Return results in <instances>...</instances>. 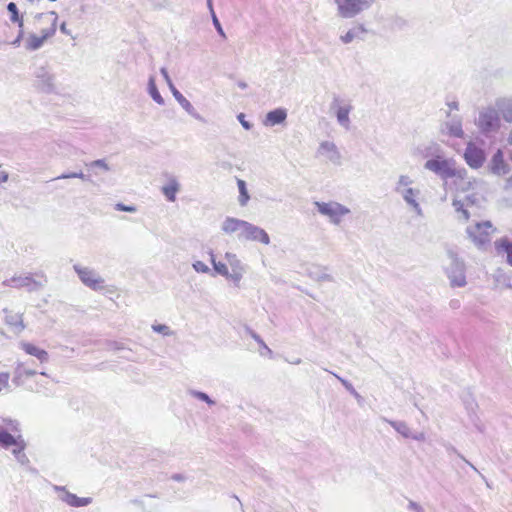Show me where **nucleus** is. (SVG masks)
Listing matches in <instances>:
<instances>
[{
  "label": "nucleus",
  "instance_id": "nucleus-1",
  "mask_svg": "<svg viewBox=\"0 0 512 512\" xmlns=\"http://www.w3.org/2000/svg\"><path fill=\"white\" fill-rule=\"evenodd\" d=\"M4 423L6 428L0 425V446L6 449L12 447V453L18 456L26 449L19 424L11 419L5 420Z\"/></svg>",
  "mask_w": 512,
  "mask_h": 512
},
{
  "label": "nucleus",
  "instance_id": "nucleus-40",
  "mask_svg": "<svg viewBox=\"0 0 512 512\" xmlns=\"http://www.w3.org/2000/svg\"><path fill=\"white\" fill-rule=\"evenodd\" d=\"M208 5L211 8V0H208Z\"/></svg>",
  "mask_w": 512,
  "mask_h": 512
},
{
  "label": "nucleus",
  "instance_id": "nucleus-32",
  "mask_svg": "<svg viewBox=\"0 0 512 512\" xmlns=\"http://www.w3.org/2000/svg\"><path fill=\"white\" fill-rule=\"evenodd\" d=\"M165 329H167V327H166V326H158V327L154 326V330L159 331V332H162V331H164Z\"/></svg>",
  "mask_w": 512,
  "mask_h": 512
},
{
  "label": "nucleus",
  "instance_id": "nucleus-15",
  "mask_svg": "<svg viewBox=\"0 0 512 512\" xmlns=\"http://www.w3.org/2000/svg\"><path fill=\"white\" fill-rule=\"evenodd\" d=\"M21 348L27 354L35 356L36 358H38L41 362H45L48 359V353L45 350L35 346L32 343L23 342V343H21Z\"/></svg>",
  "mask_w": 512,
  "mask_h": 512
},
{
  "label": "nucleus",
  "instance_id": "nucleus-16",
  "mask_svg": "<svg viewBox=\"0 0 512 512\" xmlns=\"http://www.w3.org/2000/svg\"><path fill=\"white\" fill-rule=\"evenodd\" d=\"M63 500L72 507H82L92 502V499L89 497H78L72 493H66Z\"/></svg>",
  "mask_w": 512,
  "mask_h": 512
},
{
  "label": "nucleus",
  "instance_id": "nucleus-35",
  "mask_svg": "<svg viewBox=\"0 0 512 512\" xmlns=\"http://www.w3.org/2000/svg\"><path fill=\"white\" fill-rule=\"evenodd\" d=\"M405 26H406V22L401 21V25H399L398 28L403 29V28H405Z\"/></svg>",
  "mask_w": 512,
  "mask_h": 512
},
{
  "label": "nucleus",
  "instance_id": "nucleus-10",
  "mask_svg": "<svg viewBox=\"0 0 512 512\" xmlns=\"http://www.w3.org/2000/svg\"><path fill=\"white\" fill-rule=\"evenodd\" d=\"M464 158L472 168L481 167L486 159L484 150L472 142L468 143Z\"/></svg>",
  "mask_w": 512,
  "mask_h": 512
},
{
  "label": "nucleus",
  "instance_id": "nucleus-33",
  "mask_svg": "<svg viewBox=\"0 0 512 512\" xmlns=\"http://www.w3.org/2000/svg\"><path fill=\"white\" fill-rule=\"evenodd\" d=\"M412 194H413L412 189H408V190H407V194H406L405 198H406L408 201H410V197H411V195H412Z\"/></svg>",
  "mask_w": 512,
  "mask_h": 512
},
{
  "label": "nucleus",
  "instance_id": "nucleus-38",
  "mask_svg": "<svg viewBox=\"0 0 512 512\" xmlns=\"http://www.w3.org/2000/svg\"><path fill=\"white\" fill-rule=\"evenodd\" d=\"M19 324H20L21 328H24V325L22 323V319L20 317H19Z\"/></svg>",
  "mask_w": 512,
  "mask_h": 512
},
{
  "label": "nucleus",
  "instance_id": "nucleus-12",
  "mask_svg": "<svg viewBox=\"0 0 512 512\" xmlns=\"http://www.w3.org/2000/svg\"><path fill=\"white\" fill-rule=\"evenodd\" d=\"M494 247L498 255L506 256L507 264L512 267V240L502 237L495 241Z\"/></svg>",
  "mask_w": 512,
  "mask_h": 512
},
{
  "label": "nucleus",
  "instance_id": "nucleus-3",
  "mask_svg": "<svg viewBox=\"0 0 512 512\" xmlns=\"http://www.w3.org/2000/svg\"><path fill=\"white\" fill-rule=\"evenodd\" d=\"M374 0H335L338 14L343 18H353L368 10Z\"/></svg>",
  "mask_w": 512,
  "mask_h": 512
},
{
  "label": "nucleus",
  "instance_id": "nucleus-20",
  "mask_svg": "<svg viewBox=\"0 0 512 512\" xmlns=\"http://www.w3.org/2000/svg\"><path fill=\"white\" fill-rule=\"evenodd\" d=\"M237 185H238L239 193H240L239 202L241 205H246L250 199V196H249L247 188H246V183L244 180L238 179Z\"/></svg>",
  "mask_w": 512,
  "mask_h": 512
},
{
  "label": "nucleus",
  "instance_id": "nucleus-18",
  "mask_svg": "<svg viewBox=\"0 0 512 512\" xmlns=\"http://www.w3.org/2000/svg\"><path fill=\"white\" fill-rule=\"evenodd\" d=\"M178 190L179 185L176 180H171L162 188L163 194L171 202L175 201Z\"/></svg>",
  "mask_w": 512,
  "mask_h": 512
},
{
  "label": "nucleus",
  "instance_id": "nucleus-13",
  "mask_svg": "<svg viewBox=\"0 0 512 512\" xmlns=\"http://www.w3.org/2000/svg\"><path fill=\"white\" fill-rule=\"evenodd\" d=\"M36 374L34 369L28 368L24 363H19L15 368L13 381L16 385H25L27 380Z\"/></svg>",
  "mask_w": 512,
  "mask_h": 512
},
{
  "label": "nucleus",
  "instance_id": "nucleus-17",
  "mask_svg": "<svg viewBox=\"0 0 512 512\" xmlns=\"http://www.w3.org/2000/svg\"><path fill=\"white\" fill-rule=\"evenodd\" d=\"M13 284L12 286L20 288V287H35L38 286L39 283L33 279L32 276H25V277H19V278H12L10 280Z\"/></svg>",
  "mask_w": 512,
  "mask_h": 512
},
{
  "label": "nucleus",
  "instance_id": "nucleus-29",
  "mask_svg": "<svg viewBox=\"0 0 512 512\" xmlns=\"http://www.w3.org/2000/svg\"><path fill=\"white\" fill-rule=\"evenodd\" d=\"M213 23H214L215 28L217 29V32H223L222 31V27H221V23L217 19V17L215 16V14H213Z\"/></svg>",
  "mask_w": 512,
  "mask_h": 512
},
{
  "label": "nucleus",
  "instance_id": "nucleus-14",
  "mask_svg": "<svg viewBox=\"0 0 512 512\" xmlns=\"http://www.w3.org/2000/svg\"><path fill=\"white\" fill-rule=\"evenodd\" d=\"M498 111L499 118L503 119L507 123H512V102L501 100L496 103L495 106Z\"/></svg>",
  "mask_w": 512,
  "mask_h": 512
},
{
  "label": "nucleus",
  "instance_id": "nucleus-8",
  "mask_svg": "<svg viewBox=\"0 0 512 512\" xmlns=\"http://www.w3.org/2000/svg\"><path fill=\"white\" fill-rule=\"evenodd\" d=\"M74 269L81 281L89 288L93 290L103 288V279L99 277L93 270L81 266H74Z\"/></svg>",
  "mask_w": 512,
  "mask_h": 512
},
{
  "label": "nucleus",
  "instance_id": "nucleus-4",
  "mask_svg": "<svg viewBox=\"0 0 512 512\" xmlns=\"http://www.w3.org/2000/svg\"><path fill=\"white\" fill-rule=\"evenodd\" d=\"M238 228L251 239L258 240L264 244L269 243V236L263 229L251 226L245 222L238 223L233 219L226 220V231H234Z\"/></svg>",
  "mask_w": 512,
  "mask_h": 512
},
{
  "label": "nucleus",
  "instance_id": "nucleus-25",
  "mask_svg": "<svg viewBox=\"0 0 512 512\" xmlns=\"http://www.w3.org/2000/svg\"><path fill=\"white\" fill-rule=\"evenodd\" d=\"M348 114H349L348 108H345V107L339 108L337 111V118H338L339 122H341L342 124H346L348 122Z\"/></svg>",
  "mask_w": 512,
  "mask_h": 512
},
{
  "label": "nucleus",
  "instance_id": "nucleus-23",
  "mask_svg": "<svg viewBox=\"0 0 512 512\" xmlns=\"http://www.w3.org/2000/svg\"><path fill=\"white\" fill-rule=\"evenodd\" d=\"M229 261L232 266L235 263V268L232 269V273L229 275V277L235 282V284H237L242 277L243 268L238 265L235 259L233 262L231 260Z\"/></svg>",
  "mask_w": 512,
  "mask_h": 512
},
{
  "label": "nucleus",
  "instance_id": "nucleus-27",
  "mask_svg": "<svg viewBox=\"0 0 512 512\" xmlns=\"http://www.w3.org/2000/svg\"><path fill=\"white\" fill-rule=\"evenodd\" d=\"M116 209L118 211H125V212H135L136 208L134 206H126L124 204L118 203L116 205Z\"/></svg>",
  "mask_w": 512,
  "mask_h": 512
},
{
  "label": "nucleus",
  "instance_id": "nucleus-30",
  "mask_svg": "<svg viewBox=\"0 0 512 512\" xmlns=\"http://www.w3.org/2000/svg\"><path fill=\"white\" fill-rule=\"evenodd\" d=\"M352 38L351 34H345V36L342 37L343 42H349Z\"/></svg>",
  "mask_w": 512,
  "mask_h": 512
},
{
  "label": "nucleus",
  "instance_id": "nucleus-28",
  "mask_svg": "<svg viewBox=\"0 0 512 512\" xmlns=\"http://www.w3.org/2000/svg\"><path fill=\"white\" fill-rule=\"evenodd\" d=\"M193 266L198 272H205L207 270V267L202 262H196Z\"/></svg>",
  "mask_w": 512,
  "mask_h": 512
},
{
  "label": "nucleus",
  "instance_id": "nucleus-24",
  "mask_svg": "<svg viewBox=\"0 0 512 512\" xmlns=\"http://www.w3.org/2000/svg\"><path fill=\"white\" fill-rule=\"evenodd\" d=\"M448 134L454 137H462L463 136V130L461 127V124L459 122L453 123L449 126H447Z\"/></svg>",
  "mask_w": 512,
  "mask_h": 512
},
{
  "label": "nucleus",
  "instance_id": "nucleus-2",
  "mask_svg": "<svg viewBox=\"0 0 512 512\" xmlns=\"http://www.w3.org/2000/svg\"><path fill=\"white\" fill-rule=\"evenodd\" d=\"M496 232L497 228L488 220L477 222L466 230L469 239L478 247L489 244Z\"/></svg>",
  "mask_w": 512,
  "mask_h": 512
},
{
  "label": "nucleus",
  "instance_id": "nucleus-37",
  "mask_svg": "<svg viewBox=\"0 0 512 512\" xmlns=\"http://www.w3.org/2000/svg\"><path fill=\"white\" fill-rule=\"evenodd\" d=\"M60 29H61V32H66V31H65V23H62V24H61Z\"/></svg>",
  "mask_w": 512,
  "mask_h": 512
},
{
  "label": "nucleus",
  "instance_id": "nucleus-36",
  "mask_svg": "<svg viewBox=\"0 0 512 512\" xmlns=\"http://www.w3.org/2000/svg\"><path fill=\"white\" fill-rule=\"evenodd\" d=\"M39 45H40V43L31 44L30 48L36 49V48H38Z\"/></svg>",
  "mask_w": 512,
  "mask_h": 512
},
{
  "label": "nucleus",
  "instance_id": "nucleus-19",
  "mask_svg": "<svg viewBox=\"0 0 512 512\" xmlns=\"http://www.w3.org/2000/svg\"><path fill=\"white\" fill-rule=\"evenodd\" d=\"M286 119V112L283 109H276L267 114V121L271 125L282 123Z\"/></svg>",
  "mask_w": 512,
  "mask_h": 512
},
{
  "label": "nucleus",
  "instance_id": "nucleus-22",
  "mask_svg": "<svg viewBox=\"0 0 512 512\" xmlns=\"http://www.w3.org/2000/svg\"><path fill=\"white\" fill-rule=\"evenodd\" d=\"M7 10L11 14V16H10L11 21L19 23V27H22V20L19 16L17 5L14 2H10L7 5Z\"/></svg>",
  "mask_w": 512,
  "mask_h": 512
},
{
  "label": "nucleus",
  "instance_id": "nucleus-7",
  "mask_svg": "<svg viewBox=\"0 0 512 512\" xmlns=\"http://www.w3.org/2000/svg\"><path fill=\"white\" fill-rule=\"evenodd\" d=\"M425 167L441 176L448 178L456 175L455 169L452 167L450 161L441 157L430 159L426 162Z\"/></svg>",
  "mask_w": 512,
  "mask_h": 512
},
{
  "label": "nucleus",
  "instance_id": "nucleus-5",
  "mask_svg": "<svg viewBox=\"0 0 512 512\" xmlns=\"http://www.w3.org/2000/svg\"><path fill=\"white\" fill-rule=\"evenodd\" d=\"M318 211L329 217L331 222L339 224L342 218L349 213V209L337 202H315Z\"/></svg>",
  "mask_w": 512,
  "mask_h": 512
},
{
  "label": "nucleus",
  "instance_id": "nucleus-34",
  "mask_svg": "<svg viewBox=\"0 0 512 512\" xmlns=\"http://www.w3.org/2000/svg\"><path fill=\"white\" fill-rule=\"evenodd\" d=\"M153 97H154V99H155L157 102L161 103V98H160V95H159L158 93H155V94L153 95Z\"/></svg>",
  "mask_w": 512,
  "mask_h": 512
},
{
  "label": "nucleus",
  "instance_id": "nucleus-31",
  "mask_svg": "<svg viewBox=\"0 0 512 512\" xmlns=\"http://www.w3.org/2000/svg\"><path fill=\"white\" fill-rule=\"evenodd\" d=\"M197 396L200 398V399H203V400H206L208 401V396L204 393H198Z\"/></svg>",
  "mask_w": 512,
  "mask_h": 512
},
{
  "label": "nucleus",
  "instance_id": "nucleus-9",
  "mask_svg": "<svg viewBox=\"0 0 512 512\" xmlns=\"http://www.w3.org/2000/svg\"><path fill=\"white\" fill-rule=\"evenodd\" d=\"M482 200L483 198L479 193L473 192L466 195L463 200L454 201L453 205L457 211H461L463 213V218L468 220L470 218V214L467 209L473 207L480 208Z\"/></svg>",
  "mask_w": 512,
  "mask_h": 512
},
{
  "label": "nucleus",
  "instance_id": "nucleus-26",
  "mask_svg": "<svg viewBox=\"0 0 512 512\" xmlns=\"http://www.w3.org/2000/svg\"><path fill=\"white\" fill-rule=\"evenodd\" d=\"M10 375L8 372H0V392L8 387Z\"/></svg>",
  "mask_w": 512,
  "mask_h": 512
},
{
  "label": "nucleus",
  "instance_id": "nucleus-21",
  "mask_svg": "<svg viewBox=\"0 0 512 512\" xmlns=\"http://www.w3.org/2000/svg\"><path fill=\"white\" fill-rule=\"evenodd\" d=\"M451 284L453 286L461 287L466 284L465 276L461 270L455 271L451 276Z\"/></svg>",
  "mask_w": 512,
  "mask_h": 512
},
{
  "label": "nucleus",
  "instance_id": "nucleus-6",
  "mask_svg": "<svg viewBox=\"0 0 512 512\" xmlns=\"http://www.w3.org/2000/svg\"><path fill=\"white\" fill-rule=\"evenodd\" d=\"M501 122L496 108L489 107L482 111L479 115L478 126L484 132L496 130L500 127Z\"/></svg>",
  "mask_w": 512,
  "mask_h": 512
},
{
  "label": "nucleus",
  "instance_id": "nucleus-39",
  "mask_svg": "<svg viewBox=\"0 0 512 512\" xmlns=\"http://www.w3.org/2000/svg\"><path fill=\"white\" fill-rule=\"evenodd\" d=\"M328 146H329V144H328V143H323V144H322V147H323V148H326V147H328Z\"/></svg>",
  "mask_w": 512,
  "mask_h": 512
},
{
  "label": "nucleus",
  "instance_id": "nucleus-11",
  "mask_svg": "<svg viewBox=\"0 0 512 512\" xmlns=\"http://www.w3.org/2000/svg\"><path fill=\"white\" fill-rule=\"evenodd\" d=\"M490 170L496 175H506L509 171L508 165L504 160L503 153L498 150L492 157L490 162Z\"/></svg>",
  "mask_w": 512,
  "mask_h": 512
}]
</instances>
